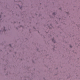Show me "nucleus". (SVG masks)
I'll list each match as a JSON object with an SVG mask.
<instances>
[{"mask_svg": "<svg viewBox=\"0 0 80 80\" xmlns=\"http://www.w3.org/2000/svg\"><path fill=\"white\" fill-rule=\"evenodd\" d=\"M52 41H53L54 42H55V40H54V38H53V39H52Z\"/></svg>", "mask_w": 80, "mask_h": 80, "instance_id": "f257e3e1", "label": "nucleus"}, {"mask_svg": "<svg viewBox=\"0 0 80 80\" xmlns=\"http://www.w3.org/2000/svg\"><path fill=\"white\" fill-rule=\"evenodd\" d=\"M53 15H55V13H53Z\"/></svg>", "mask_w": 80, "mask_h": 80, "instance_id": "f03ea898", "label": "nucleus"}, {"mask_svg": "<svg viewBox=\"0 0 80 80\" xmlns=\"http://www.w3.org/2000/svg\"><path fill=\"white\" fill-rule=\"evenodd\" d=\"M1 15H0V18H1Z\"/></svg>", "mask_w": 80, "mask_h": 80, "instance_id": "7ed1b4c3", "label": "nucleus"}, {"mask_svg": "<svg viewBox=\"0 0 80 80\" xmlns=\"http://www.w3.org/2000/svg\"><path fill=\"white\" fill-rule=\"evenodd\" d=\"M10 46H11V45H10Z\"/></svg>", "mask_w": 80, "mask_h": 80, "instance_id": "20e7f679", "label": "nucleus"}]
</instances>
